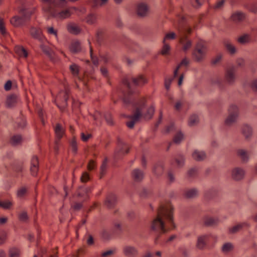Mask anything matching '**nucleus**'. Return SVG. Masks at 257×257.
Returning <instances> with one entry per match:
<instances>
[{"label": "nucleus", "instance_id": "obj_1", "mask_svg": "<svg viewBox=\"0 0 257 257\" xmlns=\"http://www.w3.org/2000/svg\"><path fill=\"white\" fill-rule=\"evenodd\" d=\"M122 82L127 89V93L124 94L123 101L125 104H132L135 108L134 114L128 116L131 120L126 123L127 126L132 129L134 128L135 124L139 121L141 117H144L145 119L152 118L155 112V107L153 105H151L148 107L146 110L145 111L147 103L146 98L143 97L140 98L137 102H133L130 96L133 94V91L131 88L129 80L126 78H124Z\"/></svg>", "mask_w": 257, "mask_h": 257}, {"label": "nucleus", "instance_id": "obj_2", "mask_svg": "<svg viewBox=\"0 0 257 257\" xmlns=\"http://www.w3.org/2000/svg\"><path fill=\"white\" fill-rule=\"evenodd\" d=\"M176 228L172 205L170 202L161 204L158 209L157 215L151 224V231L156 235L155 243H157L161 235Z\"/></svg>", "mask_w": 257, "mask_h": 257}, {"label": "nucleus", "instance_id": "obj_3", "mask_svg": "<svg viewBox=\"0 0 257 257\" xmlns=\"http://www.w3.org/2000/svg\"><path fill=\"white\" fill-rule=\"evenodd\" d=\"M43 3V10L48 15L63 18L64 16L63 3L64 0H40Z\"/></svg>", "mask_w": 257, "mask_h": 257}, {"label": "nucleus", "instance_id": "obj_4", "mask_svg": "<svg viewBox=\"0 0 257 257\" xmlns=\"http://www.w3.org/2000/svg\"><path fill=\"white\" fill-rule=\"evenodd\" d=\"M29 33L33 38L38 40L41 43L40 48L44 53L52 61H54V53L44 44L45 42L47 41V39L43 35L41 29L36 25H31L29 27Z\"/></svg>", "mask_w": 257, "mask_h": 257}, {"label": "nucleus", "instance_id": "obj_5", "mask_svg": "<svg viewBox=\"0 0 257 257\" xmlns=\"http://www.w3.org/2000/svg\"><path fill=\"white\" fill-rule=\"evenodd\" d=\"M34 11V9L27 8L25 7L23 8L20 11L21 17H13L10 20L11 24L17 27L22 26L25 22L29 20Z\"/></svg>", "mask_w": 257, "mask_h": 257}, {"label": "nucleus", "instance_id": "obj_6", "mask_svg": "<svg viewBox=\"0 0 257 257\" xmlns=\"http://www.w3.org/2000/svg\"><path fill=\"white\" fill-rule=\"evenodd\" d=\"M206 53L205 46L201 43L197 44L192 52L193 58L197 62H202L205 58Z\"/></svg>", "mask_w": 257, "mask_h": 257}, {"label": "nucleus", "instance_id": "obj_7", "mask_svg": "<svg viewBox=\"0 0 257 257\" xmlns=\"http://www.w3.org/2000/svg\"><path fill=\"white\" fill-rule=\"evenodd\" d=\"M228 115L225 120L226 125L230 126L237 121L238 116V107L234 105H231L228 110Z\"/></svg>", "mask_w": 257, "mask_h": 257}, {"label": "nucleus", "instance_id": "obj_8", "mask_svg": "<svg viewBox=\"0 0 257 257\" xmlns=\"http://www.w3.org/2000/svg\"><path fill=\"white\" fill-rule=\"evenodd\" d=\"M130 147L123 143H119L118 148L115 151L114 157L116 159H120L122 156L127 154L130 152Z\"/></svg>", "mask_w": 257, "mask_h": 257}, {"label": "nucleus", "instance_id": "obj_9", "mask_svg": "<svg viewBox=\"0 0 257 257\" xmlns=\"http://www.w3.org/2000/svg\"><path fill=\"white\" fill-rule=\"evenodd\" d=\"M236 68L234 66L228 68L225 72V79L229 84H232L235 80Z\"/></svg>", "mask_w": 257, "mask_h": 257}, {"label": "nucleus", "instance_id": "obj_10", "mask_svg": "<svg viewBox=\"0 0 257 257\" xmlns=\"http://www.w3.org/2000/svg\"><path fill=\"white\" fill-rule=\"evenodd\" d=\"M123 253L126 257H137L139 255L138 249L131 245L124 246L123 248Z\"/></svg>", "mask_w": 257, "mask_h": 257}, {"label": "nucleus", "instance_id": "obj_11", "mask_svg": "<svg viewBox=\"0 0 257 257\" xmlns=\"http://www.w3.org/2000/svg\"><path fill=\"white\" fill-rule=\"evenodd\" d=\"M117 203V198L115 194L110 193L107 194L104 201V205L108 208H113Z\"/></svg>", "mask_w": 257, "mask_h": 257}, {"label": "nucleus", "instance_id": "obj_12", "mask_svg": "<svg viewBox=\"0 0 257 257\" xmlns=\"http://www.w3.org/2000/svg\"><path fill=\"white\" fill-rule=\"evenodd\" d=\"M54 130L56 137L55 141L56 146L55 147V150L56 152L58 150L59 145V141L63 135V130L62 128V126L59 124H57V125L54 127Z\"/></svg>", "mask_w": 257, "mask_h": 257}, {"label": "nucleus", "instance_id": "obj_13", "mask_svg": "<svg viewBox=\"0 0 257 257\" xmlns=\"http://www.w3.org/2000/svg\"><path fill=\"white\" fill-rule=\"evenodd\" d=\"M149 11L148 5L144 3H141L139 4L137 7V12L139 16L141 17H146Z\"/></svg>", "mask_w": 257, "mask_h": 257}, {"label": "nucleus", "instance_id": "obj_14", "mask_svg": "<svg viewBox=\"0 0 257 257\" xmlns=\"http://www.w3.org/2000/svg\"><path fill=\"white\" fill-rule=\"evenodd\" d=\"M180 44L183 45L182 49L184 51H187L192 46V42L191 40H188L186 34H184L180 36L179 39Z\"/></svg>", "mask_w": 257, "mask_h": 257}, {"label": "nucleus", "instance_id": "obj_15", "mask_svg": "<svg viewBox=\"0 0 257 257\" xmlns=\"http://www.w3.org/2000/svg\"><path fill=\"white\" fill-rule=\"evenodd\" d=\"M91 188L90 187H84L83 186H80L78 188L76 195L79 197L84 198V200L89 199L88 193L91 191Z\"/></svg>", "mask_w": 257, "mask_h": 257}, {"label": "nucleus", "instance_id": "obj_16", "mask_svg": "<svg viewBox=\"0 0 257 257\" xmlns=\"http://www.w3.org/2000/svg\"><path fill=\"white\" fill-rule=\"evenodd\" d=\"M39 169V161L38 157L34 156L31 161L30 171L33 176L36 175Z\"/></svg>", "mask_w": 257, "mask_h": 257}, {"label": "nucleus", "instance_id": "obj_17", "mask_svg": "<svg viewBox=\"0 0 257 257\" xmlns=\"http://www.w3.org/2000/svg\"><path fill=\"white\" fill-rule=\"evenodd\" d=\"M69 50L73 54L80 53L82 50L80 43L78 41H72L69 46Z\"/></svg>", "mask_w": 257, "mask_h": 257}, {"label": "nucleus", "instance_id": "obj_18", "mask_svg": "<svg viewBox=\"0 0 257 257\" xmlns=\"http://www.w3.org/2000/svg\"><path fill=\"white\" fill-rule=\"evenodd\" d=\"M133 84L138 86H142L147 83V80L143 75H139L136 77L132 78Z\"/></svg>", "mask_w": 257, "mask_h": 257}, {"label": "nucleus", "instance_id": "obj_19", "mask_svg": "<svg viewBox=\"0 0 257 257\" xmlns=\"http://www.w3.org/2000/svg\"><path fill=\"white\" fill-rule=\"evenodd\" d=\"M244 171L239 168H236L232 171V177L236 181L240 180L243 178Z\"/></svg>", "mask_w": 257, "mask_h": 257}, {"label": "nucleus", "instance_id": "obj_20", "mask_svg": "<svg viewBox=\"0 0 257 257\" xmlns=\"http://www.w3.org/2000/svg\"><path fill=\"white\" fill-rule=\"evenodd\" d=\"M132 176L135 182H140L144 178V173L141 170L136 169L132 171Z\"/></svg>", "mask_w": 257, "mask_h": 257}, {"label": "nucleus", "instance_id": "obj_21", "mask_svg": "<svg viewBox=\"0 0 257 257\" xmlns=\"http://www.w3.org/2000/svg\"><path fill=\"white\" fill-rule=\"evenodd\" d=\"M67 29L69 33L75 35H78L81 31L80 28L75 23L68 24Z\"/></svg>", "mask_w": 257, "mask_h": 257}, {"label": "nucleus", "instance_id": "obj_22", "mask_svg": "<svg viewBox=\"0 0 257 257\" xmlns=\"http://www.w3.org/2000/svg\"><path fill=\"white\" fill-rule=\"evenodd\" d=\"M192 156L193 159L197 161H202L206 157V154L204 152L199 151L198 150L194 151L192 154Z\"/></svg>", "mask_w": 257, "mask_h": 257}, {"label": "nucleus", "instance_id": "obj_23", "mask_svg": "<svg viewBox=\"0 0 257 257\" xmlns=\"http://www.w3.org/2000/svg\"><path fill=\"white\" fill-rule=\"evenodd\" d=\"M218 219L208 216H206L203 218L204 224L206 226H212L217 224Z\"/></svg>", "mask_w": 257, "mask_h": 257}, {"label": "nucleus", "instance_id": "obj_24", "mask_svg": "<svg viewBox=\"0 0 257 257\" xmlns=\"http://www.w3.org/2000/svg\"><path fill=\"white\" fill-rule=\"evenodd\" d=\"M153 173L158 177L161 176L164 172V166L162 163H158L155 165L153 169Z\"/></svg>", "mask_w": 257, "mask_h": 257}, {"label": "nucleus", "instance_id": "obj_25", "mask_svg": "<svg viewBox=\"0 0 257 257\" xmlns=\"http://www.w3.org/2000/svg\"><path fill=\"white\" fill-rule=\"evenodd\" d=\"M208 235H204L198 237L197 239V247L199 249H203L206 244V241Z\"/></svg>", "mask_w": 257, "mask_h": 257}, {"label": "nucleus", "instance_id": "obj_26", "mask_svg": "<svg viewBox=\"0 0 257 257\" xmlns=\"http://www.w3.org/2000/svg\"><path fill=\"white\" fill-rule=\"evenodd\" d=\"M15 51L19 56L24 58H26L28 55L27 50L22 46H16L15 48Z\"/></svg>", "mask_w": 257, "mask_h": 257}, {"label": "nucleus", "instance_id": "obj_27", "mask_svg": "<svg viewBox=\"0 0 257 257\" xmlns=\"http://www.w3.org/2000/svg\"><path fill=\"white\" fill-rule=\"evenodd\" d=\"M223 44L227 51L230 54L233 55L236 53V50L235 47L231 44V43L229 40H224Z\"/></svg>", "mask_w": 257, "mask_h": 257}, {"label": "nucleus", "instance_id": "obj_28", "mask_svg": "<svg viewBox=\"0 0 257 257\" xmlns=\"http://www.w3.org/2000/svg\"><path fill=\"white\" fill-rule=\"evenodd\" d=\"M34 257H57L54 255L49 254L47 250L45 248H39V250L37 254H35Z\"/></svg>", "mask_w": 257, "mask_h": 257}, {"label": "nucleus", "instance_id": "obj_29", "mask_svg": "<svg viewBox=\"0 0 257 257\" xmlns=\"http://www.w3.org/2000/svg\"><path fill=\"white\" fill-rule=\"evenodd\" d=\"M77 144L76 138L73 137L72 139L69 142V151H71L74 155H76L77 153Z\"/></svg>", "mask_w": 257, "mask_h": 257}, {"label": "nucleus", "instance_id": "obj_30", "mask_svg": "<svg viewBox=\"0 0 257 257\" xmlns=\"http://www.w3.org/2000/svg\"><path fill=\"white\" fill-rule=\"evenodd\" d=\"M17 102V96L14 94H11L7 97V105L9 107H12L15 106Z\"/></svg>", "mask_w": 257, "mask_h": 257}, {"label": "nucleus", "instance_id": "obj_31", "mask_svg": "<svg viewBox=\"0 0 257 257\" xmlns=\"http://www.w3.org/2000/svg\"><path fill=\"white\" fill-rule=\"evenodd\" d=\"M242 133L246 139H248L252 136V128L248 125H244L242 127Z\"/></svg>", "mask_w": 257, "mask_h": 257}, {"label": "nucleus", "instance_id": "obj_32", "mask_svg": "<svg viewBox=\"0 0 257 257\" xmlns=\"http://www.w3.org/2000/svg\"><path fill=\"white\" fill-rule=\"evenodd\" d=\"M244 18V14L241 12H236L231 16V20L234 22L237 23L242 21Z\"/></svg>", "mask_w": 257, "mask_h": 257}, {"label": "nucleus", "instance_id": "obj_33", "mask_svg": "<svg viewBox=\"0 0 257 257\" xmlns=\"http://www.w3.org/2000/svg\"><path fill=\"white\" fill-rule=\"evenodd\" d=\"M237 155L241 158L243 162H247L249 159L247 152L242 149L238 150L237 152Z\"/></svg>", "mask_w": 257, "mask_h": 257}, {"label": "nucleus", "instance_id": "obj_34", "mask_svg": "<svg viewBox=\"0 0 257 257\" xmlns=\"http://www.w3.org/2000/svg\"><path fill=\"white\" fill-rule=\"evenodd\" d=\"M107 159L105 158L100 167V174H99V178L102 179L104 175L106 174V170H107Z\"/></svg>", "mask_w": 257, "mask_h": 257}, {"label": "nucleus", "instance_id": "obj_35", "mask_svg": "<svg viewBox=\"0 0 257 257\" xmlns=\"http://www.w3.org/2000/svg\"><path fill=\"white\" fill-rule=\"evenodd\" d=\"M8 256L9 257H20L21 251L18 248L11 247L9 250Z\"/></svg>", "mask_w": 257, "mask_h": 257}, {"label": "nucleus", "instance_id": "obj_36", "mask_svg": "<svg viewBox=\"0 0 257 257\" xmlns=\"http://www.w3.org/2000/svg\"><path fill=\"white\" fill-rule=\"evenodd\" d=\"M85 21L89 25L94 24L97 22V16L95 14H89L86 17Z\"/></svg>", "mask_w": 257, "mask_h": 257}, {"label": "nucleus", "instance_id": "obj_37", "mask_svg": "<svg viewBox=\"0 0 257 257\" xmlns=\"http://www.w3.org/2000/svg\"><path fill=\"white\" fill-rule=\"evenodd\" d=\"M247 225L245 223H242L241 224H238L234 226L233 227L230 228L229 229V232L230 233H235L238 232L240 230L242 229V228L244 226Z\"/></svg>", "mask_w": 257, "mask_h": 257}, {"label": "nucleus", "instance_id": "obj_38", "mask_svg": "<svg viewBox=\"0 0 257 257\" xmlns=\"http://www.w3.org/2000/svg\"><path fill=\"white\" fill-rule=\"evenodd\" d=\"M199 122V118L198 115L193 114L191 115L188 120V124L189 126H193L196 125Z\"/></svg>", "mask_w": 257, "mask_h": 257}, {"label": "nucleus", "instance_id": "obj_39", "mask_svg": "<svg viewBox=\"0 0 257 257\" xmlns=\"http://www.w3.org/2000/svg\"><path fill=\"white\" fill-rule=\"evenodd\" d=\"M197 194V190L193 188L186 191L185 193V196L187 198H191L196 197Z\"/></svg>", "mask_w": 257, "mask_h": 257}, {"label": "nucleus", "instance_id": "obj_40", "mask_svg": "<svg viewBox=\"0 0 257 257\" xmlns=\"http://www.w3.org/2000/svg\"><path fill=\"white\" fill-rule=\"evenodd\" d=\"M22 142V138L19 135H16L13 136L11 140L12 145L14 146L18 145Z\"/></svg>", "mask_w": 257, "mask_h": 257}, {"label": "nucleus", "instance_id": "obj_41", "mask_svg": "<svg viewBox=\"0 0 257 257\" xmlns=\"http://www.w3.org/2000/svg\"><path fill=\"white\" fill-rule=\"evenodd\" d=\"M189 60L187 58L183 59L181 61L180 63L178 65V66L177 67L176 69L174 70V77H176L177 76V75L178 74V70H179V68H180L181 66H187L189 64Z\"/></svg>", "mask_w": 257, "mask_h": 257}, {"label": "nucleus", "instance_id": "obj_42", "mask_svg": "<svg viewBox=\"0 0 257 257\" xmlns=\"http://www.w3.org/2000/svg\"><path fill=\"white\" fill-rule=\"evenodd\" d=\"M69 69L70 72H71L73 76H76L78 75L79 71V67L77 64L74 63L72 64L70 66Z\"/></svg>", "mask_w": 257, "mask_h": 257}, {"label": "nucleus", "instance_id": "obj_43", "mask_svg": "<svg viewBox=\"0 0 257 257\" xmlns=\"http://www.w3.org/2000/svg\"><path fill=\"white\" fill-rule=\"evenodd\" d=\"M108 0H92L93 7L97 8L101 7L106 5Z\"/></svg>", "mask_w": 257, "mask_h": 257}, {"label": "nucleus", "instance_id": "obj_44", "mask_svg": "<svg viewBox=\"0 0 257 257\" xmlns=\"http://www.w3.org/2000/svg\"><path fill=\"white\" fill-rule=\"evenodd\" d=\"M77 10V8L75 7L67 8L65 6V19L70 17Z\"/></svg>", "mask_w": 257, "mask_h": 257}, {"label": "nucleus", "instance_id": "obj_45", "mask_svg": "<svg viewBox=\"0 0 257 257\" xmlns=\"http://www.w3.org/2000/svg\"><path fill=\"white\" fill-rule=\"evenodd\" d=\"M163 43L164 45L162 49L161 53L163 55H166L168 54L169 53V51L170 50V47L169 44H167L165 42V40H163Z\"/></svg>", "mask_w": 257, "mask_h": 257}, {"label": "nucleus", "instance_id": "obj_46", "mask_svg": "<svg viewBox=\"0 0 257 257\" xmlns=\"http://www.w3.org/2000/svg\"><path fill=\"white\" fill-rule=\"evenodd\" d=\"M45 29L48 34L54 36L56 39H57V32L56 29H55L53 27L50 26L46 27Z\"/></svg>", "mask_w": 257, "mask_h": 257}, {"label": "nucleus", "instance_id": "obj_47", "mask_svg": "<svg viewBox=\"0 0 257 257\" xmlns=\"http://www.w3.org/2000/svg\"><path fill=\"white\" fill-rule=\"evenodd\" d=\"M13 205L12 201L9 200H6L3 202L0 201V207L4 208V209H9Z\"/></svg>", "mask_w": 257, "mask_h": 257}, {"label": "nucleus", "instance_id": "obj_48", "mask_svg": "<svg viewBox=\"0 0 257 257\" xmlns=\"http://www.w3.org/2000/svg\"><path fill=\"white\" fill-rule=\"evenodd\" d=\"M0 33L4 36L7 34L4 20L1 18H0Z\"/></svg>", "mask_w": 257, "mask_h": 257}, {"label": "nucleus", "instance_id": "obj_49", "mask_svg": "<svg viewBox=\"0 0 257 257\" xmlns=\"http://www.w3.org/2000/svg\"><path fill=\"white\" fill-rule=\"evenodd\" d=\"M183 139V135L182 133L179 132L174 136L173 141L176 144H180Z\"/></svg>", "mask_w": 257, "mask_h": 257}, {"label": "nucleus", "instance_id": "obj_50", "mask_svg": "<svg viewBox=\"0 0 257 257\" xmlns=\"http://www.w3.org/2000/svg\"><path fill=\"white\" fill-rule=\"evenodd\" d=\"M233 249V245L230 243H226L223 244L222 247V250L224 252H227L231 251Z\"/></svg>", "mask_w": 257, "mask_h": 257}, {"label": "nucleus", "instance_id": "obj_51", "mask_svg": "<svg viewBox=\"0 0 257 257\" xmlns=\"http://www.w3.org/2000/svg\"><path fill=\"white\" fill-rule=\"evenodd\" d=\"M89 44L90 45V57L91 59V60L92 61V63L95 65H97L98 64V60L97 57H94L93 56V49L90 45V42L89 41Z\"/></svg>", "mask_w": 257, "mask_h": 257}, {"label": "nucleus", "instance_id": "obj_52", "mask_svg": "<svg viewBox=\"0 0 257 257\" xmlns=\"http://www.w3.org/2000/svg\"><path fill=\"white\" fill-rule=\"evenodd\" d=\"M249 41V37L247 35H244L238 39V42L240 44H245Z\"/></svg>", "mask_w": 257, "mask_h": 257}, {"label": "nucleus", "instance_id": "obj_53", "mask_svg": "<svg viewBox=\"0 0 257 257\" xmlns=\"http://www.w3.org/2000/svg\"><path fill=\"white\" fill-rule=\"evenodd\" d=\"M90 180V177L88 173L84 172L80 177L81 182L82 183H86Z\"/></svg>", "mask_w": 257, "mask_h": 257}, {"label": "nucleus", "instance_id": "obj_54", "mask_svg": "<svg viewBox=\"0 0 257 257\" xmlns=\"http://www.w3.org/2000/svg\"><path fill=\"white\" fill-rule=\"evenodd\" d=\"M184 158L182 155H179L176 159L175 161L179 167L182 166L184 163Z\"/></svg>", "mask_w": 257, "mask_h": 257}, {"label": "nucleus", "instance_id": "obj_55", "mask_svg": "<svg viewBox=\"0 0 257 257\" xmlns=\"http://www.w3.org/2000/svg\"><path fill=\"white\" fill-rule=\"evenodd\" d=\"M105 120L108 124L112 125L113 124V122L111 114L110 113H106L104 115Z\"/></svg>", "mask_w": 257, "mask_h": 257}, {"label": "nucleus", "instance_id": "obj_56", "mask_svg": "<svg viewBox=\"0 0 257 257\" xmlns=\"http://www.w3.org/2000/svg\"><path fill=\"white\" fill-rule=\"evenodd\" d=\"M203 0H191L192 6L195 8H199L202 6Z\"/></svg>", "mask_w": 257, "mask_h": 257}, {"label": "nucleus", "instance_id": "obj_57", "mask_svg": "<svg viewBox=\"0 0 257 257\" xmlns=\"http://www.w3.org/2000/svg\"><path fill=\"white\" fill-rule=\"evenodd\" d=\"M197 169L196 168H193L188 171V176L189 177H194L197 175Z\"/></svg>", "mask_w": 257, "mask_h": 257}, {"label": "nucleus", "instance_id": "obj_58", "mask_svg": "<svg viewBox=\"0 0 257 257\" xmlns=\"http://www.w3.org/2000/svg\"><path fill=\"white\" fill-rule=\"evenodd\" d=\"M222 57V55L221 54H217L215 57L212 58V59L211 60L212 64L213 65L217 64L218 63H219L221 61Z\"/></svg>", "mask_w": 257, "mask_h": 257}, {"label": "nucleus", "instance_id": "obj_59", "mask_svg": "<svg viewBox=\"0 0 257 257\" xmlns=\"http://www.w3.org/2000/svg\"><path fill=\"white\" fill-rule=\"evenodd\" d=\"M16 123H17L18 126L21 128L24 127L26 125V121L23 117L18 119Z\"/></svg>", "mask_w": 257, "mask_h": 257}, {"label": "nucleus", "instance_id": "obj_60", "mask_svg": "<svg viewBox=\"0 0 257 257\" xmlns=\"http://www.w3.org/2000/svg\"><path fill=\"white\" fill-rule=\"evenodd\" d=\"M26 188L24 187H22L18 190L17 196L19 197H22L26 194Z\"/></svg>", "mask_w": 257, "mask_h": 257}, {"label": "nucleus", "instance_id": "obj_61", "mask_svg": "<svg viewBox=\"0 0 257 257\" xmlns=\"http://www.w3.org/2000/svg\"><path fill=\"white\" fill-rule=\"evenodd\" d=\"M176 35L175 33L171 32V33H167V34H166V35L164 38V40H165V42H166V39L173 40L176 38Z\"/></svg>", "mask_w": 257, "mask_h": 257}, {"label": "nucleus", "instance_id": "obj_62", "mask_svg": "<svg viewBox=\"0 0 257 257\" xmlns=\"http://www.w3.org/2000/svg\"><path fill=\"white\" fill-rule=\"evenodd\" d=\"M102 237L106 240H108L111 238V234L106 230H104L101 233Z\"/></svg>", "mask_w": 257, "mask_h": 257}, {"label": "nucleus", "instance_id": "obj_63", "mask_svg": "<svg viewBox=\"0 0 257 257\" xmlns=\"http://www.w3.org/2000/svg\"><path fill=\"white\" fill-rule=\"evenodd\" d=\"M95 167H96L95 162L93 160H92L89 161V162L87 165V169L90 171H92L93 169H94Z\"/></svg>", "mask_w": 257, "mask_h": 257}, {"label": "nucleus", "instance_id": "obj_64", "mask_svg": "<svg viewBox=\"0 0 257 257\" xmlns=\"http://www.w3.org/2000/svg\"><path fill=\"white\" fill-rule=\"evenodd\" d=\"M250 87L253 91L257 92V79L252 81L250 84Z\"/></svg>", "mask_w": 257, "mask_h": 257}]
</instances>
